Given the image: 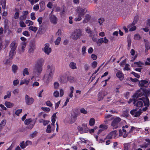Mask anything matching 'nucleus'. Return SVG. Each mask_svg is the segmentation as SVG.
<instances>
[{"instance_id": "6e6552de", "label": "nucleus", "mask_w": 150, "mask_h": 150, "mask_svg": "<svg viewBox=\"0 0 150 150\" xmlns=\"http://www.w3.org/2000/svg\"><path fill=\"white\" fill-rule=\"evenodd\" d=\"M122 128V130L121 129L119 130V135L120 136H122L124 138H125L128 134V126L127 125L125 126H123Z\"/></svg>"}, {"instance_id": "bb28decb", "label": "nucleus", "mask_w": 150, "mask_h": 150, "mask_svg": "<svg viewBox=\"0 0 150 150\" xmlns=\"http://www.w3.org/2000/svg\"><path fill=\"white\" fill-rule=\"evenodd\" d=\"M91 18V16L89 14H87L86 15L85 18L83 21V23H85L88 22Z\"/></svg>"}, {"instance_id": "6ab92c4d", "label": "nucleus", "mask_w": 150, "mask_h": 150, "mask_svg": "<svg viewBox=\"0 0 150 150\" xmlns=\"http://www.w3.org/2000/svg\"><path fill=\"white\" fill-rule=\"evenodd\" d=\"M8 20H5L4 21V33H7L8 35L9 33V26Z\"/></svg>"}, {"instance_id": "09e8293b", "label": "nucleus", "mask_w": 150, "mask_h": 150, "mask_svg": "<svg viewBox=\"0 0 150 150\" xmlns=\"http://www.w3.org/2000/svg\"><path fill=\"white\" fill-rule=\"evenodd\" d=\"M140 38V36L139 34H136L134 35V38L136 40H139Z\"/></svg>"}, {"instance_id": "a878e982", "label": "nucleus", "mask_w": 150, "mask_h": 150, "mask_svg": "<svg viewBox=\"0 0 150 150\" xmlns=\"http://www.w3.org/2000/svg\"><path fill=\"white\" fill-rule=\"evenodd\" d=\"M69 67L70 69L73 70L77 68L76 63L74 62H70L69 64Z\"/></svg>"}, {"instance_id": "4be33fe9", "label": "nucleus", "mask_w": 150, "mask_h": 150, "mask_svg": "<svg viewBox=\"0 0 150 150\" xmlns=\"http://www.w3.org/2000/svg\"><path fill=\"white\" fill-rule=\"evenodd\" d=\"M149 84L148 81L146 80H141L139 82V85L141 87H147Z\"/></svg>"}, {"instance_id": "2f4dec72", "label": "nucleus", "mask_w": 150, "mask_h": 150, "mask_svg": "<svg viewBox=\"0 0 150 150\" xmlns=\"http://www.w3.org/2000/svg\"><path fill=\"white\" fill-rule=\"evenodd\" d=\"M56 113H54L53 114L52 117V123L51 124V125H55L54 123L56 121Z\"/></svg>"}, {"instance_id": "864d4df0", "label": "nucleus", "mask_w": 150, "mask_h": 150, "mask_svg": "<svg viewBox=\"0 0 150 150\" xmlns=\"http://www.w3.org/2000/svg\"><path fill=\"white\" fill-rule=\"evenodd\" d=\"M41 109L42 110L45 112H49L50 110V109L48 108L47 107H42L41 108Z\"/></svg>"}, {"instance_id": "1a4fd4ad", "label": "nucleus", "mask_w": 150, "mask_h": 150, "mask_svg": "<svg viewBox=\"0 0 150 150\" xmlns=\"http://www.w3.org/2000/svg\"><path fill=\"white\" fill-rule=\"evenodd\" d=\"M121 120V119L119 117H116L113 120L111 126L114 129L117 128L119 125V123Z\"/></svg>"}, {"instance_id": "aec40b11", "label": "nucleus", "mask_w": 150, "mask_h": 150, "mask_svg": "<svg viewBox=\"0 0 150 150\" xmlns=\"http://www.w3.org/2000/svg\"><path fill=\"white\" fill-rule=\"evenodd\" d=\"M35 48V42L33 41L31 42L29 47V52L30 53H33Z\"/></svg>"}, {"instance_id": "338daca9", "label": "nucleus", "mask_w": 150, "mask_h": 150, "mask_svg": "<svg viewBox=\"0 0 150 150\" xmlns=\"http://www.w3.org/2000/svg\"><path fill=\"white\" fill-rule=\"evenodd\" d=\"M53 5L52 2H50L47 4V7L50 8H52Z\"/></svg>"}, {"instance_id": "cd10ccee", "label": "nucleus", "mask_w": 150, "mask_h": 150, "mask_svg": "<svg viewBox=\"0 0 150 150\" xmlns=\"http://www.w3.org/2000/svg\"><path fill=\"white\" fill-rule=\"evenodd\" d=\"M11 69L12 71L15 74L17 72L18 67L16 65L13 64L11 67Z\"/></svg>"}, {"instance_id": "052dcab7", "label": "nucleus", "mask_w": 150, "mask_h": 150, "mask_svg": "<svg viewBox=\"0 0 150 150\" xmlns=\"http://www.w3.org/2000/svg\"><path fill=\"white\" fill-rule=\"evenodd\" d=\"M80 112L81 113L84 114H86L87 113V111L84 108H82L80 110Z\"/></svg>"}, {"instance_id": "7ed1b4c3", "label": "nucleus", "mask_w": 150, "mask_h": 150, "mask_svg": "<svg viewBox=\"0 0 150 150\" xmlns=\"http://www.w3.org/2000/svg\"><path fill=\"white\" fill-rule=\"evenodd\" d=\"M133 104L138 108L142 107L144 104L145 106L148 107L149 105V102L148 98L145 97L138 99L136 101H134Z\"/></svg>"}, {"instance_id": "79ce46f5", "label": "nucleus", "mask_w": 150, "mask_h": 150, "mask_svg": "<svg viewBox=\"0 0 150 150\" xmlns=\"http://www.w3.org/2000/svg\"><path fill=\"white\" fill-rule=\"evenodd\" d=\"M145 46L146 47V50L145 51L146 52H147V51L149 50L150 47L149 45V42H146L145 45Z\"/></svg>"}, {"instance_id": "c03bdc74", "label": "nucleus", "mask_w": 150, "mask_h": 150, "mask_svg": "<svg viewBox=\"0 0 150 150\" xmlns=\"http://www.w3.org/2000/svg\"><path fill=\"white\" fill-rule=\"evenodd\" d=\"M19 25L20 27L22 28L26 27V25L23 21H20L19 22Z\"/></svg>"}, {"instance_id": "49530a36", "label": "nucleus", "mask_w": 150, "mask_h": 150, "mask_svg": "<svg viewBox=\"0 0 150 150\" xmlns=\"http://www.w3.org/2000/svg\"><path fill=\"white\" fill-rule=\"evenodd\" d=\"M6 120H3L0 124V128H1L2 127L5 125L6 123Z\"/></svg>"}, {"instance_id": "f03ea898", "label": "nucleus", "mask_w": 150, "mask_h": 150, "mask_svg": "<svg viewBox=\"0 0 150 150\" xmlns=\"http://www.w3.org/2000/svg\"><path fill=\"white\" fill-rule=\"evenodd\" d=\"M55 72V67L52 65H48L47 66V73L44 76V81L47 83L49 82L53 77Z\"/></svg>"}, {"instance_id": "58836bf2", "label": "nucleus", "mask_w": 150, "mask_h": 150, "mask_svg": "<svg viewBox=\"0 0 150 150\" xmlns=\"http://www.w3.org/2000/svg\"><path fill=\"white\" fill-rule=\"evenodd\" d=\"M37 29V28L35 26H31L29 28V30H31L35 32H36Z\"/></svg>"}, {"instance_id": "f704fd0d", "label": "nucleus", "mask_w": 150, "mask_h": 150, "mask_svg": "<svg viewBox=\"0 0 150 150\" xmlns=\"http://www.w3.org/2000/svg\"><path fill=\"white\" fill-rule=\"evenodd\" d=\"M3 63L5 65H8L9 63V57H6L4 60Z\"/></svg>"}, {"instance_id": "2eb2a0df", "label": "nucleus", "mask_w": 150, "mask_h": 150, "mask_svg": "<svg viewBox=\"0 0 150 150\" xmlns=\"http://www.w3.org/2000/svg\"><path fill=\"white\" fill-rule=\"evenodd\" d=\"M117 131L114 130L110 133L105 138V140L111 139L113 138H115L117 136Z\"/></svg>"}, {"instance_id": "37998d69", "label": "nucleus", "mask_w": 150, "mask_h": 150, "mask_svg": "<svg viewBox=\"0 0 150 150\" xmlns=\"http://www.w3.org/2000/svg\"><path fill=\"white\" fill-rule=\"evenodd\" d=\"M61 40V38L60 37H58L57 40L55 41L54 43L56 45H58L59 44Z\"/></svg>"}, {"instance_id": "39448f33", "label": "nucleus", "mask_w": 150, "mask_h": 150, "mask_svg": "<svg viewBox=\"0 0 150 150\" xmlns=\"http://www.w3.org/2000/svg\"><path fill=\"white\" fill-rule=\"evenodd\" d=\"M18 46L17 42L16 40L13 41L10 45V59H12L16 53V50Z\"/></svg>"}, {"instance_id": "0e129e2a", "label": "nucleus", "mask_w": 150, "mask_h": 150, "mask_svg": "<svg viewBox=\"0 0 150 150\" xmlns=\"http://www.w3.org/2000/svg\"><path fill=\"white\" fill-rule=\"evenodd\" d=\"M59 91H60V94L59 95L60 97H62L64 94V91L61 88L59 90Z\"/></svg>"}, {"instance_id": "7c9ffc66", "label": "nucleus", "mask_w": 150, "mask_h": 150, "mask_svg": "<svg viewBox=\"0 0 150 150\" xmlns=\"http://www.w3.org/2000/svg\"><path fill=\"white\" fill-rule=\"evenodd\" d=\"M19 145L22 149H24L27 146L26 142H25L24 141H22L21 142Z\"/></svg>"}, {"instance_id": "e2e57ef3", "label": "nucleus", "mask_w": 150, "mask_h": 150, "mask_svg": "<svg viewBox=\"0 0 150 150\" xmlns=\"http://www.w3.org/2000/svg\"><path fill=\"white\" fill-rule=\"evenodd\" d=\"M131 74H133L135 77L139 78L140 77V75L138 74H137L133 71L131 72Z\"/></svg>"}, {"instance_id": "a18cd8bd", "label": "nucleus", "mask_w": 150, "mask_h": 150, "mask_svg": "<svg viewBox=\"0 0 150 150\" xmlns=\"http://www.w3.org/2000/svg\"><path fill=\"white\" fill-rule=\"evenodd\" d=\"M54 88L55 89H58L59 86V83L57 82H54Z\"/></svg>"}, {"instance_id": "a19ab883", "label": "nucleus", "mask_w": 150, "mask_h": 150, "mask_svg": "<svg viewBox=\"0 0 150 150\" xmlns=\"http://www.w3.org/2000/svg\"><path fill=\"white\" fill-rule=\"evenodd\" d=\"M135 127L128 126V133H131L132 131L134 129Z\"/></svg>"}, {"instance_id": "69168bd1", "label": "nucleus", "mask_w": 150, "mask_h": 150, "mask_svg": "<svg viewBox=\"0 0 150 150\" xmlns=\"http://www.w3.org/2000/svg\"><path fill=\"white\" fill-rule=\"evenodd\" d=\"M27 16H25L23 15L19 17V20L20 21H23L26 18Z\"/></svg>"}, {"instance_id": "f257e3e1", "label": "nucleus", "mask_w": 150, "mask_h": 150, "mask_svg": "<svg viewBox=\"0 0 150 150\" xmlns=\"http://www.w3.org/2000/svg\"><path fill=\"white\" fill-rule=\"evenodd\" d=\"M44 60L42 58L38 59L35 62L33 69V76L32 77L33 79L35 77L38 76L42 72V66L44 63Z\"/></svg>"}, {"instance_id": "423d86ee", "label": "nucleus", "mask_w": 150, "mask_h": 150, "mask_svg": "<svg viewBox=\"0 0 150 150\" xmlns=\"http://www.w3.org/2000/svg\"><path fill=\"white\" fill-rule=\"evenodd\" d=\"M82 35V31L79 29H76L72 33L71 38L74 40H76L80 38Z\"/></svg>"}, {"instance_id": "f3484780", "label": "nucleus", "mask_w": 150, "mask_h": 150, "mask_svg": "<svg viewBox=\"0 0 150 150\" xmlns=\"http://www.w3.org/2000/svg\"><path fill=\"white\" fill-rule=\"evenodd\" d=\"M52 12L49 15L50 20L52 23L55 24L57 23V18L55 15L52 14Z\"/></svg>"}, {"instance_id": "9b49d317", "label": "nucleus", "mask_w": 150, "mask_h": 150, "mask_svg": "<svg viewBox=\"0 0 150 150\" xmlns=\"http://www.w3.org/2000/svg\"><path fill=\"white\" fill-rule=\"evenodd\" d=\"M76 11L78 16L83 17L86 12L87 10L85 8H83L80 7H78L76 9Z\"/></svg>"}, {"instance_id": "c9c22d12", "label": "nucleus", "mask_w": 150, "mask_h": 150, "mask_svg": "<svg viewBox=\"0 0 150 150\" xmlns=\"http://www.w3.org/2000/svg\"><path fill=\"white\" fill-rule=\"evenodd\" d=\"M95 123V120L93 118H91L89 120V125L91 126H93L94 125Z\"/></svg>"}, {"instance_id": "4468645a", "label": "nucleus", "mask_w": 150, "mask_h": 150, "mask_svg": "<svg viewBox=\"0 0 150 150\" xmlns=\"http://www.w3.org/2000/svg\"><path fill=\"white\" fill-rule=\"evenodd\" d=\"M25 100L26 104L28 105L32 104L34 102V99L30 97L27 95L25 96Z\"/></svg>"}, {"instance_id": "de8ad7c7", "label": "nucleus", "mask_w": 150, "mask_h": 150, "mask_svg": "<svg viewBox=\"0 0 150 150\" xmlns=\"http://www.w3.org/2000/svg\"><path fill=\"white\" fill-rule=\"evenodd\" d=\"M134 64L138 65L139 67H142V65L144 64V63L140 61L138 62H135Z\"/></svg>"}, {"instance_id": "dca6fc26", "label": "nucleus", "mask_w": 150, "mask_h": 150, "mask_svg": "<svg viewBox=\"0 0 150 150\" xmlns=\"http://www.w3.org/2000/svg\"><path fill=\"white\" fill-rule=\"evenodd\" d=\"M107 92L103 91H100L98 95V100L100 101L102 100L105 96L107 95Z\"/></svg>"}, {"instance_id": "ddd939ff", "label": "nucleus", "mask_w": 150, "mask_h": 150, "mask_svg": "<svg viewBox=\"0 0 150 150\" xmlns=\"http://www.w3.org/2000/svg\"><path fill=\"white\" fill-rule=\"evenodd\" d=\"M142 113V110L139 109L138 111H137V109H134L130 111V113L135 117H137L140 116Z\"/></svg>"}, {"instance_id": "5fc2aeb1", "label": "nucleus", "mask_w": 150, "mask_h": 150, "mask_svg": "<svg viewBox=\"0 0 150 150\" xmlns=\"http://www.w3.org/2000/svg\"><path fill=\"white\" fill-rule=\"evenodd\" d=\"M86 48L85 46H83L82 47V54L83 55H84L86 53Z\"/></svg>"}, {"instance_id": "20e7f679", "label": "nucleus", "mask_w": 150, "mask_h": 150, "mask_svg": "<svg viewBox=\"0 0 150 150\" xmlns=\"http://www.w3.org/2000/svg\"><path fill=\"white\" fill-rule=\"evenodd\" d=\"M150 94V89H144L143 90H141L137 91V92L133 95V97L139 98L143 96L142 97H146L149 96Z\"/></svg>"}, {"instance_id": "0eeeda50", "label": "nucleus", "mask_w": 150, "mask_h": 150, "mask_svg": "<svg viewBox=\"0 0 150 150\" xmlns=\"http://www.w3.org/2000/svg\"><path fill=\"white\" fill-rule=\"evenodd\" d=\"M26 42H22L20 43L18 47L17 51L19 54L23 53L25 50L27 45Z\"/></svg>"}, {"instance_id": "5701e85b", "label": "nucleus", "mask_w": 150, "mask_h": 150, "mask_svg": "<svg viewBox=\"0 0 150 150\" xmlns=\"http://www.w3.org/2000/svg\"><path fill=\"white\" fill-rule=\"evenodd\" d=\"M77 117V114L75 112H73L71 114V122H75L76 120V118Z\"/></svg>"}, {"instance_id": "8fccbe9b", "label": "nucleus", "mask_w": 150, "mask_h": 150, "mask_svg": "<svg viewBox=\"0 0 150 150\" xmlns=\"http://www.w3.org/2000/svg\"><path fill=\"white\" fill-rule=\"evenodd\" d=\"M35 13L34 12H32L30 14L31 19L33 20H34L36 18L35 16Z\"/></svg>"}, {"instance_id": "680f3d73", "label": "nucleus", "mask_w": 150, "mask_h": 150, "mask_svg": "<svg viewBox=\"0 0 150 150\" xmlns=\"http://www.w3.org/2000/svg\"><path fill=\"white\" fill-rule=\"evenodd\" d=\"M129 147V145L128 144H124V148L125 150H128Z\"/></svg>"}, {"instance_id": "72a5a7b5", "label": "nucleus", "mask_w": 150, "mask_h": 150, "mask_svg": "<svg viewBox=\"0 0 150 150\" xmlns=\"http://www.w3.org/2000/svg\"><path fill=\"white\" fill-rule=\"evenodd\" d=\"M23 74L24 76H25V75H28L29 73L28 69L26 68L24 69L23 71Z\"/></svg>"}, {"instance_id": "13d9d810", "label": "nucleus", "mask_w": 150, "mask_h": 150, "mask_svg": "<svg viewBox=\"0 0 150 150\" xmlns=\"http://www.w3.org/2000/svg\"><path fill=\"white\" fill-rule=\"evenodd\" d=\"M32 119H26L25 121V123L26 125H28L30 123Z\"/></svg>"}, {"instance_id": "c756f323", "label": "nucleus", "mask_w": 150, "mask_h": 150, "mask_svg": "<svg viewBox=\"0 0 150 150\" xmlns=\"http://www.w3.org/2000/svg\"><path fill=\"white\" fill-rule=\"evenodd\" d=\"M99 128L101 129L103 131L105 130L108 128V126L107 125L104 124H102L100 125Z\"/></svg>"}, {"instance_id": "b1692460", "label": "nucleus", "mask_w": 150, "mask_h": 150, "mask_svg": "<svg viewBox=\"0 0 150 150\" xmlns=\"http://www.w3.org/2000/svg\"><path fill=\"white\" fill-rule=\"evenodd\" d=\"M67 76L66 75L64 74L62 76L60 77L61 82L62 83H65L67 81Z\"/></svg>"}, {"instance_id": "774afa93", "label": "nucleus", "mask_w": 150, "mask_h": 150, "mask_svg": "<svg viewBox=\"0 0 150 150\" xmlns=\"http://www.w3.org/2000/svg\"><path fill=\"white\" fill-rule=\"evenodd\" d=\"M104 21V19L103 18H100L98 19V23L100 25H101Z\"/></svg>"}, {"instance_id": "a211bd4d", "label": "nucleus", "mask_w": 150, "mask_h": 150, "mask_svg": "<svg viewBox=\"0 0 150 150\" xmlns=\"http://www.w3.org/2000/svg\"><path fill=\"white\" fill-rule=\"evenodd\" d=\"M55 129V125H49L47 126L46 132L47 133H52L54 131Z\"/></svg>"}, {"instance_id": "393cba45", "label": "nucleus", "mask_w": 150, "mask_h": 150, "mask_svg": "<svg viewBox=\"0 0 150 150\" xmlns=\"http://www.w3.org/2000/svg\"><path fill=\"white\" fill-rule=\"evenodd\" d=\"M116 76L120 80H122L124 78V75L122 71H118Z\"/></svg>"}, {"instance_id": "4d7b16f0", "label": "nucleus", "mask_w": 150, "mask_h": 150, "mask_svg": "<svg viewBox=\"0 0 150 150\" xmlns=\"http://www.w3.org/2000/svg\"><path fill=\"white\" fill-rule=\"evenodd\" d=\"M97 64V62L96 61H94L92 63L91 66L93 68H95L96 67Z\"/></svg>"}, {"instance_id": "603ef678", "label": "nucleus", "mask_w": 150, "mask_h": 150, "mask_svg": "<svg viewBox=\"0 0 150 150\" xmlns=\"http://www.w3.org/2000/svg\"><path fill=\"white\" fill-rule=\"evenodd\" d=\"M37 133V132L36 131H35L34 132L30 134V137L31 138L34 137L36 135Z\"/></svg>"}, {"instance_id": "4c0bfd02", "label": "nucleus", "mask_w": 150, "mask_h": 150, "mask_svg": "<svg viewBox=\"0 0 150 150\" xmlns=\"http://www.w3.org/2000/svg\"><path fill=\"white\" fill-rule=\"evenodd\" d=\"M25 23L26 24H28V26L32 25L33 24V22L29 20H27L25 21Z\"/></svg>"}, {"instance_id": "473e14b6", "label": "nucleus", "mask_w": 150, "mask_h": 150, "mask_svg": "<svg viewBox=\"0 0 150 150\" xmlns=\"http://www.w3.org/2000/svg\"><path fill=\"white\" fill-rule=\"evenodd\" d=\"M30 80H26L25 79H24L22 80L20 82V85H21L23 84H25L26 85H28L29 83Z\"/></svg>"}, {"instance_id": "3c124183", "label": "nucleus", "mask_w": 150, "mask_h": 150, "mask_svg": "<svg viewBox=\"0 0 150 150\" xmlns=\"http://www.w3.org/2000/svg\"><path fill=\"white\" fill-rule=\"evenodd\" d=\"M40 7L42 10L44 9L45 6V3L44 2H41L40 3Z\"/></svg>"}, {"instance_id": "412c9836", "label": "nucleus", "mask_w": 150, "mask_h": 150, "mask_svg": "<svg viewBox=\"0 0 150 150\" xmlns=\"http://www.w3.org/2000/svg\"><path fill=\"white\" fill-rule=\"evenodd\" d=\"M136 21H134L133 23L129 24L127 26V28L129 29V31H133L136 29V27L134 25L136 23Z\"/></svg>"}, {"instance_id": "bf43d9fd", "label": "nucleus", "mask_w": 150, "mask_h": 150, "mask_svg": "<svg viewBox=\"0 0 150 150\" xmlns=\"http://www.w3.org/2000/svg\"><path fill=\"white\" fill-rule=\"evenodd\" d=\"M19 13L18 12H16L14 15V18L16 19H17L18 18L19 16Z\"/></svg>"}, {"instance_id": "e433bc0d", "label": "nucleus", "mask_w": 150, "mask_h": 150, "mask_svg": "<svg viewBox=\"0 0 150 150\" xmlns=\"http://www.w3.org/2000/svg\"><path fill=\"white\" fill-rule=\"evenodd\" d=\"M67 81H69V82L73 83L75 81V80L74 77L72 76H69L67 77Z\"/></svg>"}, {"instance_id": "ea45409f", "label": "nucleus", "mask_w": 150, "mask_h": 150, "mask_svg": "<svg viewBox=\"0 0 150 150\" xmlns=\"http://www.w3.org/2000/svg\"><path fill=\"white\" fill-rule=\"evenodd\" d=\"M53 96L55 98H58L59 95V93L57 91H55L53 93Z\"/></svg>"}, {"instance_id": "c85d7f7f", "label": "nucleus", "mask_w": 150, "mask_h": 150, "mask_svg": "<svg viewBox=\"0 0 150 150\" xmlns=\"http://www.w3.org/2000/svg\"><path fill=\"white\" fill-rule=\"evenodd\" d=\"M74 89V88L73 87L71 86L70 87V92L69 93L68 96L71 98H72L73 96V93Z\"/></svg>"}, {"instance_id": "9d476101", "label": "nucleus", "mask_w": 150, "mask_h": 150, "mask_svg": "<svg viewBox=\"0 0 150 150\" xmlns=\"http://www.w3.org/2000/svg\"><path fill=\"white\" fill-rule=\"evenodd\" d=\"M42 50L47 55H49L52 52V49L48 43H45L44 45V47L42 48Z\"/></svg>"}, {"instance_id": "f8f14e48", "label": "nucleus", "mask_w": 150, "mask_h": 150, "mask_svg": "<svg viewBox=\"0 0 150 150\" xmlns=\"http://www.w3.org/2000/svg\"><path fill=\"white\" fill-rule=\"evenodd\" d=\"M142 113V110L139 109L138 111H137V109H134L130 111V113L135 117H137L140 116Z\"/></svg>"}, {"instance_id": "6e6d98bb", "label": "nucleus", "mask_w": 150, "mask_h": 150, "mask_svg": "<svg viewBox=\"0 0 150 150\" xmlns=\"http://www.w3.org/2000/svg\"><path fill=\"white\" fill-rule=\"evenodd\" d=\"M103 38H102L99 39L98 40V41L96 42V43L98 44L99 43L102 44L103 42Z\"/></svg>"}]
</instances>
